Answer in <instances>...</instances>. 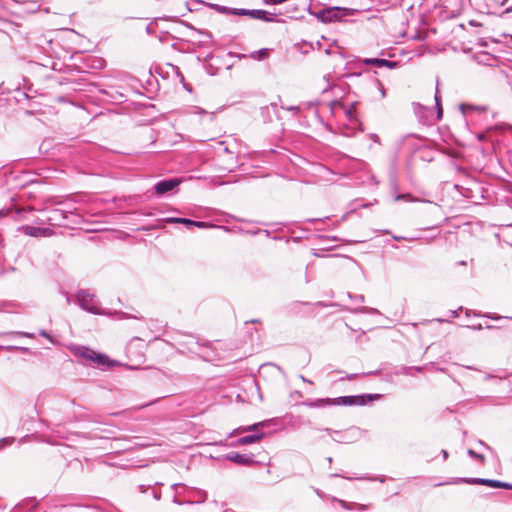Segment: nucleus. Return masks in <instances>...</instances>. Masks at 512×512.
I'll list each match as a JSON object with an SVG mask.
<instances>
[{"label": "nucleus", "instance_id": "39448f33", "mask_svg": "<svg viewBox=\"0 0 512 512\" xmlns=\"http://www.w3.org/2000/svg\"><path fill=\"white\" fill-rule=\"evenodd\" d=\"M227 458L235 463L242 465H251L253 463V455L240 454L237 452H231L227 455Z\"/></svg>", "mask_w": 512, "mask_h": 512}, {"label": "nucleus", "instance_id": "423d86ee", "mask_svg": "<svg viewBox=\"0 0 512 512\" xmlns=\"http://www.w3.org/2000/svg\"><path fill=\"white\" fill-rule=\"evenodd\" d=\"M24 232L27 235L35 236V237L51 235V231L47 228H37V227H32V226H26L24 228Z\"/></svg>", "mask_w": 512, "mask_h": 512}, {"label": "nucleus", "instance_id": "f03ea898", "mask_svg": "<svg viewBox=\"0 0 512 512\" xmlns=\"http://www.w3.org/2000/svg\"><path fill=\"white\" fill-rule=\"evenodd\" d=\"M75 354L79 357H82L86 360H90L95 363L98 367H114L119 366L120 363L116 360L110 359L107 355L102 353H97L96 351L88 348V347H78L74 350Z\"/></svg>", "mask_w": 512, "mask_h": 512}, {"label": "nucleus", "instance_id": "a211bd4d", "mask_svg": "<svg viewBox=\"0 0 512 512\" xmlns=\"http://www.w3.org/2000/svg\"><path fill=\"white\" fill-rule=\"evenodd\" d=\"M443 453H444V457L447 458L448 453L446 451H443Z\"/></svg>", "mask_w": 512, "mask_h": 512}, {"label": "nucleus", "instance_id": "7ed1b4c3", "mask_svg": "<svg viewBox=\"0 0 512 512\" xmlns=\"http://www.w3.org/2000/svg\"><path fill=\"white\" fill-rule=\"evenodd\" d=\"M468 483H473V484H480V485H486V486H489V487H492V488H503V489H507V490H512V484L510 483H507V482H501V481H498V480H490V479H472V480H469L467 481Z\"/></svg>", "mask_w": 512, "mask_h": 512}, {"label": "nucleus", "instance_id": "2eb2a0df", "mask_svg": "<svg viewBox=\"0 0 512 512\" xmlns=\"http://www.w3.org/2000/svg\"><path fill=\"white\" fill-rule=\"evenodd\" d=\"M469 453L471 455H473L475 458L481 460V461H484V456L483 455H479V454H476L475 452H473L472 450L469 451Z\"/></svg>", "mask_w": 512, "mask_h": 512}, {"label": "nucleus", "instance_id": "4468645a", "mask_svg": "<svg viewBox=\"0 0 512 512\" xmlns=\"http://www.w3.org/2000/svg\"><path fill=\"white\" fill-rule=\"evenodd\" d=\"M241 14H247V15H250L251 17L255 18L256 17V11L255 10H250V11H241Z\"/></svg>", "mask_w": 512, "mask_h": 512}, {"label": "nucleus", "instance_id": "9d476101", "mask_svg": "<svg viewBox=\"0 0 512 512\" xmlns=\"http://www.w3.org/2000/svg\"><path fill=\"white\" fill-rule=\"evenodd\" d=\"M255 441H256V435H249V436L240 438L238 440V443L244 445V444L254 443Z\"/></svg>", "mask_w": 512, "mask_h": 512}, {"label": "nucleus", "instance_id": "0eeeda50", "mask_svg": "<svg viewBox=\"0 0 512 512\" xmlns=\"http://www.w3.org/2000/svg\"><path fill=\"white\" fill-rule=\"evenodd\" d=\"M365 63L372 64V65H375L378 67L387 66L389 68H394L396 66V62H392V61H389L386 59H377V58L367 59V60H365Z\"/></svg>", "mask_w": 512, "mask_h": 512}, {"label": "nucleus", "instance_id": "f257e3e1", "mask_svg": "<svg viewBox=\"0 0 512 512\" xmlns=\"http://www.w3.org/2000/svg\"><path fill=\"white\" fill-rule=\"evenodd\" d=\"M380 394H368V395H358V396H344L338 398H325V399H317L314 402H305V405L311 407H323V406H331V405H344V406H353V405H365L367 402L375 401L380 399Z\"/></svg>", "mask_w": 512, "mask_h": 512}, {"label": "nucleus", "instance_id": "dca6fc26", "mask_svg": "<svg viewBox=\"0 0 512 512\" xmlns=\"http://www.w3.org/2000/svg\"><path fill=\"white\" fill-rule=\"evenodd\" d=\"M435 99H436V101H438V98H437V97H435ZM437 105H438V107H439V108H438V117H441V115H442V108H441V106H440L439 102H437Z\"/></svg>", "mask_w": 512, "mask_h": 512}, {"label": "nucleus", "instance_id": "1a4fd4ad", "mask_svg": "<svg viewBox=\"0 0 512 512\" xmlns=\"http://www.w3.org/2000/svg\"><path fill=\"white\" fill-rule=\"evenodd\" d=\"M272 16H274V14L258 9V20L273 21L274 18Z\"/></svg>", "mask_w": 512, "mask_h": 512}, {"label": "nucleus", "instance_id": "9b49d317", "mask_svg": "<svg viewBox=\"0 0 512 512\" xmlns=\"http://www.w3.org/2000/svg\"><path fill=\"white\" fill-rule=\"evenodd\" d=\"M268 57V49L258 50V61Z\"/></svg>", "mask_w": 512, "mask_h": 512}, {"label": "nucleus", "instance_id": "6e6552de", "mask_svg": "<svg viewBox=\"0 0 512 512\" xmlns=\"http://www.w3.org/2000/svg\"><path fill=\"white\" fill-rule=\"evenodd\" d=\"M180 223L185 224L187 226H196L199 228L206 227L205 222L193 221V220L186 219V218H181Z\"/></svg>", "mask_w": 512, "mask_h": 512}, {"label": "nucleus", "instance_id": "f8f14e48", "mask_svg": "<svg viewBox=\"0 0 512 512\" xmlns=\"http://www.w3.org/2000/svg\"><path fill=\"white\" fill-rule=\"evenodd\" d=\"M263 1L266 4H273V5H275V4H281V3L285 2L286 0H263Z\"/></svg>", "mask_w": 512, "mask_h": 512}, {"label": "nucleus", "instance_id": "ddd939ff", "mask_svg": "<svg viewBox=\"0 0 512 512\" xmlns=\"http://www.w3.org/2000/svg\"><path fill=\"white\" fill-rule=\"evenodd\" d=\"M167 223H180L181 218L170 217L165 220Z\"/></svg>", "mask_w": 512, "mask_h": 512}, {"label": "nucleus", "instance_id": "f3484780", "mask_svg": "<svg viewBox=\"0 0 512 512\" xmlns=\"http://www.w3.org/2000/svg\"><path fill=\"white\" fill-rule=\"evenodd\" d=\"M325 14L330 15L331 11L323 12V15H325Z\"/></svg>", "mask_w": 512, "mask_h": 512}, {"label": "nucleus", "instance_id": "20e7f679", "mask_svg": "<svg viewBox=\"0 0 512 512\" xmlns=\"http://www.w3.org/2000/svg\"><path fill=\"white\" fill-rule=\"evenodd\" d=\"M180 183H181V180L177 179V178L160 181L156 184L155 191L157 194L162 195L168 191L173 190Z\"/></svg>", "mask_w": 512, "mask_h": 512}]
</instances>
